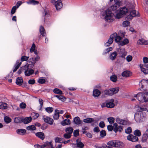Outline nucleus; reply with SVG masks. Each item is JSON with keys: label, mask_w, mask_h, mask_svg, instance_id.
<instances>
[{"label": "nucleus", "mask_w": 148, "mask_h": 148, "mask_svg": "<svg viewBox=\"0 0 148 148\" xmlns=\"http://www.w3.org/2000/svg\"><path fill=\"white\" fill-rule=\"evenodd\" d=\"M127 139L128 140L132 142L137 141L138 140V138L137 136L132 134H130L128 136Z\"/></svg>", "instance_id": "13"}, {"label": "nucleus", "mask_w": 148, "mask_h": 148, "mask_svg": "<svg viewBox=\"0 0 148 148\" xmlns=\"http://www.w3.org/2000/svg\"><path fill=\"white\" fill-rule=\"evenodd\" d=\"M148 40H145L143 38H140L138 40L137 44L140 45H147L148 44Z\"/></svg>", "instance_id": "15"}, {"label": "nucleus", "mask_w": 148, "mask_h": 148, "mask_svg": "<svg viewBox=\"0 0 148 148\" xmlns=\"http://www.w3.org/2000/svg\"><path fill=\"white\" fill-rule=\"evenodd\" d=\"M108 120L110 124H112L114 122V119L113 117H110L108 118Z\"/></svg>", "instance_id": "45"}, {"label": "nucleus", "mask_w": 148, "mask_h": 148, "mask_svg": "<svg viewBox=\"0 0 148 148\" xmlns=\"http://www.w3.org/2000/svg\"><path fill=\"white\" fill-rule=\"evenodd\" d=\"M43 145H45L44 147H46L48 148H53L51 142H47Z\"/></svg>", "instance_id": "30"}, {"label": "nucleus", "mask_w": 148, "mask_h": 148, "mask_svg": "<svg viewBox=\"0 0 148 148\" xmlns=\"http://www.w3.org/2000/svg\"><path fill=\"white\" fill-rule=\"evenodd\" d=\"M51 3L54 5L57 11H59L61 10L63 7V3L61 0H51Z\"/></svg>", "instance_id": "7"}, {"label": "nucleus", "mask_w": 148, "mask_h": 148, "mask_svg": "<svg viewBox=\"0 0 148 148\" xmlns=\"http://www.w3.org/2000/svg\"><path fill=\"white\" fill-rule=\"evenodd\" d=\"M112 50V48L111 47H109L107 49H105L103 51V55H105L108 53L110 51Z\"/></svg>", "instance_id": "40"}, {"label": "nucleus", "mask_w": 148, "mask_h": 148, "mask_svg": "<svg viewBox=\"0 0 148 148\" xmlns=\"http://www.w3.org/2000/svg\"><path fill=\"white\" fill-rule=\"evenodd\" d=\"M34 146L35 148H44L45 145H39L37 144L34 145Z\"/></svg>", "instance_id": "64"}, {"label": "nucleus", "mask_w": 148, "mask_h": 148, "mask_svg": "<svg viewBox=\"0 0 148 148\" xmlns=\"http://www.w3.org/2000/svg\"><path fill=\"white\" fill-rule=\"evenodd\" d=\"M58 112L55 110V114L54 115L53 118L55 120H57L59 118V115L58 114Z\"/></svg>", "instance_id": "50"}, {"label": "nucleus", "mask_w": 148, "mask_h": 148, "mask_svg": "<svg viewBox=\"0 0 148 148\" xmlns=\"http://www.w3.org/2000/svg\"><path fill=\"white\" fill-rule=\"evenodd\" d=\"M132 73L131 72L128 71H123L122 73V76L127 77L130 76L132 75Z\"/></svg>", "instance_id": "18"}, {"label": "nucleus", "mask_w": 148, "mask_h": 148, "mask_svg": "<svg viewBox=\"0 0 148 148\" xmlns=\"http://www.w3.org/2000/svg\"><path fill=\"white\" fill-rule=\"evenodd\" d=\"M104 94L105 95H113L111 89L109 90H105L104 91Z\"/></svg>", "instance_id": "33"}, {"label": "nucleus", "mask_w": 148, "mask_h": 148, "mask_svg": "<svg viewBox=\"0 0 148 148\" xmlns=\"http://www.w3.org/2000/svg\"><path fill=\"white\" fill-rule=\"evenodd\" d=\"M40 57L38 55H37L36 57H33L30 58L28 60L29 62H31L32 65H34L36 62L40 60Z\"/></svg>", "instance_id": "12"}, {"label": "nucleus", "mask_w": 148, "mask_h": 148, "mask_svg": "<svg viewBox=\"0 0 148 148\" xmlns=\"http://www.w3.org/2000/svg\"><path fill=\"white\" fill-rule=\"evenodd\" d=\"M29 58V57L23 56L21 57V60L22 62L27 61L28 59Z\"/></svg>", "instance_id": "56"}, {"label": "nucleus", "mask_w": 148, "mask_h": 148, "mask_svg": "<svg viewBox=\"0 0 148 148\" xmlns=\"http://www.w3.org/2000/svg\"><path fill=\"white\" fill-rule=\"evenodd\" d=\"M77 147L82 148L84 146V144L81 141L80 139H78L77 140Z\"/></svg>", "instance_id": "31"}, {"label": "nucleus", "mask_w": 148, "mask_h": 148, "mask_svg": "<svg viewBox=\"0 0 148 148\" xmlns=\"http://www.w3.org/2000/svg\"><path fill=\"white\" fill-rule=\"evenodd\" d=\"M40 32L42 36H44L46 35L44 28L42 26H40Z\"/></svg>", "instance_id": "34"}, {"label": "nucleus", "mask_w": 148, "mask_h": 148, "mask_svg": "<svg viewBox=\"0 0 148 148\" xmlns=\"http://www.w3.org/2000/svg\"><path fill=\"white\" fill-rule=\"evenodd\" d=\"M38 82L40 84H42L45 82V80L44 79L40 78H39Z\"/></svg>", "instance_id": "55"}, {"label": "nucleus", "mask_w": 148, "mask_h": 148, "mask_svg": "<svg viewBox=\"0 0 148 148\" xmlns=\"http://www.w3.org/2000/svg\"><path fill=\"white\" fill-rule=\"evenodd\" d=\"M132 132V129L130 127H129L127 129H125V132L127 134H130Z\"/></svg>", "instance_id": "58"}, {"label": "nucleus", "mask_w": 148, "mask_h": 148, "mask_svg": "<svg viewBox=\"0 0 148 148\" xmlns=\"http://www.w3.org/2000/svg\"><path fill=\"white\" fill-rule=\"evenodd\" d=\"M114 100L113 99H111L107 103H103L102 104L101 107L102 108H104L105 107H107L108 108H113L114 106V104L113 102Z\"/></svg>", "instance_id": "8"}, {"label": "nucleus", "mask_w": 148, "mask_h": 148, "mask_svg": "<svg viewBox=\"0 0 148 148\" xmlns=\"http://www.w3.org/2000/svg\"><path fill=\"white\" fill-rule=\"evenodd\" d=\"M71 123L69 119H66L62 121L61 124L63 126L65 125H69Z\"/></svg>", "instance_id": "24"}, {"label": "nucleus", "mask_w": 148, "mask_h": 148, "mask_svg": "<svg viewBox=\"0 0 148 148\" xmlns=\"http://www.w3.org/2000/svg\"><path fill=\"white\" fill-rule=\"evenodd\" d=\"M101 94L100 91L97 89H94L93 92V95L94 97L99 96Z\"/></svg>", "instance_id": "21"}, {"label": "nucleus", "mask_w": 148, "mask_h": 148, "mask_svg": "<svg viewBox=\"0 0 148 148\" xmlns=\"http://www.w3.org/2000/svg\"><path fill=\"white\" fill-rule=\"evenodd\" d=\"M114 38L115 42L119 45L123 46L129 43V40L125 38L123 40L122 38L118 36L116 33V36H115Z\"/></svg>", "instance_id": "4"}, {"label": "nucleus", "mask_w": 148, "mask_h": 148, "mask_svg": "<svg viewBox=\"0 0 148 148\" xmlns=\"http://www.w3.org/2000/svg\"><path fill=\"white\" fill-rule=\"evenodd\" d=\"M116 36V33H114L111 34L107 41L105 44L106 46L108 47L110 46L113 42V39L115 36Z\"/></svg>", "instance_id": "11"}, {"label": "nucleus", "mask_w": 148, "mask_h": 148, "mask_svg": "<svg viewBox=\"0 0 148 148\" xmlns=\"http://www.w3.org/2000/svg\"><path fill=\"white\" fill-rule=\"evenodd\" d=\"M32 115L34 119H36L39 116V115L38 113L34 112L32 113Z\"/></svg>", "instance_id": "57"}, {"label": "nucleus", "mask_w": 148, "mask_h": 148, "mask_svg": "<svg viewBox=\"0 0 148 148\" xmlns=\"http://www.w3.org/2000/svg\"><path fill=\"white\" fill-rule=\"evenodd\" d=\"M21 64V62H20L19 60H17L16 61V64L14 65L15 68L13 70V72H15L17 69L20 66Z\"/></svg>", "instance_id": "22"}, {"label": "nucleus", "mask_w": 148, "mask_h": 148, "mask_svg": "<svg viewBox=\"0 0 148 148\" xmlns=\"http://www.w3.org/2000/svg\"><path fill=\"white\" fill-rule=\"evenodd\" d=\"M7 104L5 103H2L0 105V109H5L7 108Z\"/></svg>", "instance_id": "47"}, {"label": "nucleus", "mask_w": 148, "mask_h": 148, "mask_svg": "<svg viewBox=\"0 0 148 148\" xmlns=\"http://www.w3.org/2000/svg\"><path fill=\"white\" fill-rule=\"evenodd\" d=\"M29 67V66L28 64H26L24 66L21 67V69L18 71V73L19 74H20L22 72V70H25L28 69Z\"/></svg>", "instance_id": "27"}, {"label": "nucleus", "mask_w": 148, "mask_h": 148, "mask_svg": "<svg viewBox=\"0 0 148 148\" xmlns=\"http://www.w3.org/2000/svg\"><path fill=\"white\" fill-rule=\"evenodd\" d=\"M123 130V126L119 125L117 127V128H114L113 129L114 131L116 133L118 131L119 132H121Z\"/></svg>", "instance_id": "32"}, {"label": "nucleus", "mask_w": 148, "mask_h": 148, "mask_svg": "<svg viewBox=\"0 0 148 148\" xmlns=\"http://www.w3.org/2000/svg\"><path fill=\"white\" fill-rule=\"evenodd\" d=\"M132 57L131 55L127 56L126 58L127 61L128 62H131L132 60Z\"/></svg>", "instance_id": "60"}, {"label": "nucleus", "mask_w": 148, "mask_h": 148, "mask_svg": "<svg viewBox=\"0 0 148 148\" xmlns=\"http://www.w3.org/2000/svg\"><path fill=\"white\" fill-rule=\"evenodd\" d=\"M23 81V80L22 77H18L17 78L16 82L17 85L21 86L22 85Z\"/></svg>", "instance_id": "28"}, {"label": "nucleus", "mask_w": 148, "mask_h": 148, "mask_svg": "<svg viewBox=\"0 0 148 148\" xmlns=\"http://www.w3.org/2000/svg\"><path fill=\"white\" fill-rule=\"evenodd\" d=\"M139 89L140 90L144 91V92H140L134 95L141 102H148V80L142 79L139 83Z\"/></svg>", "instance_id": "2"}, {"label": "nucleus", "mask_w": 148, "mask_h": 148, "mask_svg": "<svg viewBox=\"0 0 148 148\" xmlns=\"http://www.w3.org/2000/svg\"><path fill=\"white\" fill-rule=\"evenodd\" d=\"M74 123L77 125L81 124L82 123V121L80 120V118L78 117H75L73 119Z\"/></svg>", "instance_id": "20"}, {"label": "nucleus", "mask_w": 148, "mask_h": 148, "mask_svg": "<svg viewBox=\"0 0 148 148\" xmlns=\"http://www.w3.org/2000/svg\"><path fill=\"white\" fill-rule=\"evenodd\" d=\"M4 120L6 123H8L11 122V119L9 117L6 116L4 118Z\"/></svg>", "instance_id": "49"}, {"label": "nucleus", "mask_w": 148, "mask_h": 148, "mask_svg": "<svg viewBox=\"0 0 148 148\" xmlns=\"http://www.w3.org/2000/svg\"><path fill=\"white\" fill-rule=\"evenodd\" d=\"M134 119L137 123H139L143 121L145 119V117L142 112L138 111L134 115Z\"/></svg>", "instance_id": "5"}, {"label": "nucleus", "mask_w": 148, "mask_h": 148, "mask_svg": "<svg viewBox=\"0 0 148 148\" xmlns=\"http://www.w3.org/2000/svg\"><path fill=\"white\" fill-rule=\"evenodd\" d=\"M101 14L105 21L108 23L112 22L116 18L114 13L109 9L102 11Z\"/></svg>", "instance_id": "3"}, {"label": "nucleus", "mask_w": 148, "mask_h": 148, "mask_svg": "<svg viewBox=\"0 0 148 148\" xmlns=\"http://www.w3.org/2000/svg\"><path fill=\"white\" fill-rule=\"evenodd\" d=\"M110 79L111 81L113 82H116L117 79V78L116 75H113L110 77Z\"/></svg>", "instance_id": "41"}, {"label": "nucleus", "mask_w": 148, "mask_h": 148, "mask_svg": "<svg viewBox=\"0 0 148 148\" xmlns=\"http://www.w3.org/2000/svg\"><path fill=\"white\" fill-rule=\"evenodd\" d=\"M22 121V119L19 117H16L14 119V122L16 123H20Z\"/></svg>", "instance_id": "36"}, {"label": "nucleus", "mask_w": 148, "mask_h": 148, "mask_svg": "<svg viewBox=\"0 0 148 148\" xmlns=\"http://www.w3.org/2000/svg\"><path fill=\"white\" fill-rule=\"evenodd\" d=\"M16 132L19 135H23L25 134L26 131L24 129H18L16 130Z\"/></svg>", "instance_id": "26"}, {"label": "nucleus", "mask_w": 148, "mask_h": 148, "mask_svg": "<svg viewBox=\"0 0 148 148\" xmlns=\"http://www.w3.org/2000/svg\"><path fill=\"white\" fill-rule=\"evenodd\" d=\"M113 95L117 93L119 91V88L118 87L111 88Z\"/></svg>", "instance_id": "48"}, {"label": "nucleus", "mask_w": 148, "mask_h": 148, "mask_svg": "<svg viewBox=\"0 0 148 148\" xmlns=\"http://www.w3.org/2000/svg\"><path fill=\"white\" fill-rule=\"evenodd\" d=\"M108 145L117 147H122L124 146V144L122 142L117 140L110 141L108 142Z\"/></svg>", "instance_id": "6"}, {"label": "nucleus", "mask_w": 148, "mask_h": 148, "mask_svg": "<svg viewBox=\"0 0 148 148\" xmlns=\"http://www.w3.org/2000/svg\"><path fill=\"white\" fill-rule=\"evenodd\" d=\"M115 2V3L111 7V9L113 11L116 10L120 6V2L119 0H117Z\"/></svg>", "instance_id": "14"}, {"label": "nucleus", "mask_w": 148, "mask_h": 148, "mask_svg": "<svg viewBox=\"0 0 148 148\" xmlns=\"http://www.w3.org/2000/svg\"><path fill=\"white\" fill-rule=\"evenodd\" d=\"M46 112L50 114L51 113L53 110V108L52 107H47L45 108Z\"/></svg>", "instance_id": "42"}, {"label": "nucleus", "mask_w": 148, "mask_h": 148, "mask_svg": "<svg viewBox=\"0 0 148 148\" xmlns=\"http://www.w3.org/2000/svg\"><path fill=\"white\" fill-rule=\"evenodd\" d=\"M36 49V45L34 43H33L30 49V51L31 53H32Z\"/></svg>", "instance_id": "53"}, {"label": "nucleus", "mask_w": 148, "mask_h": 148, "mask_svg": "<svg viewBox=\"0 0 148 148\" xmlns=\"http://www.w3.org/2000/svg\"><path fill=\"white\" fill-rule=\"evenodd\" d=\"M134 134L136 136H140L141 135L140 131L138 130H136L134 132Z\"/></svg>", "instance_id": "44"}, {"label": "nucleus", "mask_w": 148, "mask_h": 148, "mask_svg": "<svg viewBox=\"0 0 148 148\" xmlns=\"http://www.w3.org/2000/svg\"><path fill=\"white\" fill-rule=\"evenodd\" d=\"M17 9L16 6H13L11 10V14H14L15 13L16 10Z\"/></svg>", "instance_id": "59"}, {"label": "nucleus", "mask_w": 148, "mask_h": 148, "mask_svg": "<svg viewBox=\"0 0 148 148\" xmlns=\"http://www.w3.org/2000/svg\"><path fill=\"white\" fill-rule=\"evenodd\" d=\"M55 97H56L58 99L61 100L62 101H64L66 99V98L62 95L59 96L57 95L55 96Z\"/></svg>", "instance_id": "37"}, {"label": "nucleus", "mask_w": 148, "mask_h": 148, "mask_svg": "<svg viewBox=\"0 0 148 148\" xmlns=\"http://www.w3.org/2000/svg\"><path fill=\"white\" fill-rule=\"evenodd\" d=\"M43 120L44 121L50 125H52L53 123V120L47 116H45L44 117Z\"/></svg>", "instance_id": "16"}, {"label": "nucleus", "mask_w": 148, "mask_h": 148, "mask_svg": "<svg viewBox=\"0 0 148 148\" xmlns=\"http://www.w3.org/2000/svg\"><path fill=\"white\" fill-rule=\"evenodd\" d=\"M36 129V127L34 125H30L26 127V129L27 130L30 131L34 130Z\"/></svg>", "instance_id": "43"}, {"label": "nucleus", "mask_w": 148, "mask_h": 148, "mask_svg": "<svg viewBox=\"0 0 148 148\" xmlns=\"http://www.w3.org/2000/svg\"><path fill=\"white\" fill-rule=\"evenodd\" d=\"M140 70L144 74H148V65H144L141 63L139 64Z\"/></svg>", "instance_id": "9"}, {"label": "nucleus", "mask_w": 148, "mask_h": 148, "mask_svg": "<svg viewBox=\"0 0 148 148\" xmlns=\"http://www.w3.org/2000/svg\"><path fill=\"white\" fill-rule=\"evenodd\" d=\"M143 61L144 65H148V58L146 57H144L143 58Z\"/></svg>", "instance_id": "51"}, {"label": "nucleus", "mask_w": 148, "mask_h": 148, "mask_svg": "<svg viewBox=\"0 0 148 148\" xmlns=\"http://www.w3.org/2000/svg\"><path fill=\"white\" fill-rule=\"evenodd\" d=\"M28 69V68L25 70V74L26 76H29L30 75L33 74L34 72V71L33 69Z\"/></svg>", "instance_id": "17"}, {"label": "nucleus", "mask_w": 148, "mask_h": 148, "mask_svg": "<svg viewBox=\"0 0 148 148\" xmlns=\"http://www.w3.org/2000/svg\"><path fill=\"white\" fill-rule=\"evenodd\" d=\"M71 136V135L68 133H66L64 134V136L65 138L68 139L70 138Z\"/></svg>", "instance_id": "62"}, {"label": "nucleus", "mask_w": 148, "mask_h": 148, "mask_svg": "<svg viewBox=\"0 0 148 148\" xmlns=\"http://www.w3.org/2000/svg\"><path fill=\"white\" fill-rule=\"evenodd\" d=\"M83 121L86 123H91L95 122V121L92 118H87L83 120Z\"/></svg>", "instance_id": "19"}, {"label": "nucleus", "mask_w": 148, "mask_h": 148, "mask_svg": "<svg viewBox=\"0 0 148 148\" xmlns=\"http://www.w3.org/2000/svg\"><path fill=\"white\" fill-rule=\"evenodd\" d=\"M116 121L118 124L123 125H128L129 123V121L127 119H122L119 118H117Z\"/></svg>", "instance_id": "10"}, {"label": "nucleus", "mask_w": 148, "mask_h": 148, "mask_svg": "<svg viewBox=\"0 0 148 148\" xmlns=\"http://www.w3.org/2000/svg\"><path fill=\"white\" fill-rule=\"evenodd\" d=\"M73 131V129L71 127H69L67 128L66 130L65 131L66 133H68L71 135Z\"/></svg>", "instance_id": "39"}, {"label": "nucleus", "mask_w": 148, "mask_h": 148, "mask_svg": "<svg viewBox=\"0 0 148 148\" xmlns=\"http://www.w3.org/2000/svg\"><path fill=\"white\" fill-rule=\"evenodd\" d=\"M148 138V136L144 134L142 138V141L143 142H145L147 141Z\"/></svg>", "instance_id": "46"}, {"label": "nucleus", "mask_w": 148, "mask_h": 148, "mask_svg": "<svg viewBox=\"0 0 148 148\" xmlns=\"http://www.w3.org/2000/svg\"><path fill=\"white\" fill-rule=\"evenodd\" d=\"M32 120L31 117L25 118L23 120V122L25 124H27L30 123Z\"/></svg>", "instance_id": "35"}, {"label": "nucleus", "mask_w": 148, "mask_h": 148, "mask_svg": "<svg viewBox=\"0 0 148 148\" xmlns=\"http://www.w3.org/2000/svg\"><path fill=\"white\" fill-rule=\"evenodd\" d=\"M39 102L40 105V110L42 108L43 106V101L42 99H39Z\"/></svg>", "instance_id": "63"}, {"label": "nucleus", "mask_w": 148, "mask_h": 148, "mask_svg": "<svg viewBox=\"0 0 148 148\" xmlns=\"http://www.w3.org/2000/svg\"><path fill=\"white\" fill-rule=\"evenodd\" d=\"M27 3L28 4L36 5L39 3V2L34 0H30L27 1Z\"/></svg>", "instance_id": "29"}, {"label": "nucleus", "mask_w": 148, "mask_h": 148, "mask_svg": "<svg viewBox=\"0 0 148 148\" xmlns=\"http://www.w3.org/2000/svg\"><path fill=\"white\" fill-rule=\"evenodd\" d=\"M26 105L24 103H21L20 104V107L21 108L24 109L26 108Z\"/></svg>", "instance_id": "61"}, {"label": "nucleus", "mask_w": 148, "mask_h": 148, "mask_svg": "<svg viewBox=\"0 0 148 148\" xmlns=\"http://www.w3.org/2000/svg\"><path fill=\"white\" fill-rule=\"evenodd\" d=\"M53 92L56 94L62 95V92L60 90L57 88H55L53 90Z\"/></svg>", "instance_id": "38"}, {"label": "nucleus", "mask_w": 148, "mask_h": 148, "mask_svg": "<svg viewBox=\"0 0 148 148\" xmlns=\"http://www.w3.org/2000/svg\"><path fill=\"white\" fill-rule=\"evenodd\" d=\"M115 17L117 18H120L127 14H130L127 16V19L131 20L133 17L138 16V13L135 9L134 5L132 4L127 3L125 5L119 8L116 11Z\"/></svg>", "instance_id": "1"}, {"label": "nucleus", "mask_w": 148, "mask_h": 148, "mask_svg": "<svg viewBox=\"0 0 148 148\" xmlns=\"http://www.w3.org/2000/svg\"><path fill=\"white\" fill-rule=\"evenodd\" d=\"M36 136L41 140H43L45 138V135L42 132H38L36 134Z\"/></svg>", "instance_id": "25"}, {"label": "nucleus", "mask_w": 148, "mask_h": 148, "mask_svg": "<svg viewBox=\"0 0 148 148\" xmlns=\"http://www.w3.org/2000/svg\"><path fill=\"white\" fill-rule=\"evenodd\" d=\"M130 22L128 21H123L122 23V25L123 27H127L129 25Z\"/></svg>", "instance_id": "52"}, {"label": "nucleus", "mask_w": 148, "mask_h": 148, "mask_svg": "<svg viewBox=\"0 0 148 148\" xmlns=\"http://www.w3.org/2000/svg\"><path fill=\"white\" fill-rule=\"evenodd\" d=\"M117 55V52L116 51H114L110 54L109 56L110 59L112 60H114L116 57Z\"/></svg>", "instance_id": "23"}, {"label": "nucleus", "mask_w": 148, "mask_h": 148, "mask_svg": "<svg viewBox=\"0 0 148 148\" xmlns=\"http://www.w3.org/2000/svg\"><path fill=\"white\" fill-rule=\"evenodd\" d=\"M62 138L58 137H56L55 138V140L56 143H62Z\"/></svg>", "instance_id": "54"}]
</instances>
